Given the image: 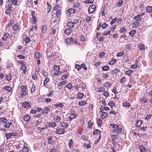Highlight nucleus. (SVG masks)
<instances>
[{
  "mask_svg": "<svg viewBox=\"0 0 152 152\" xmlns=\"http://www.w3.org/2000/svg\"><path fill=\"white\" fill-rule=\"evenodd\" d=\"M105 88L103 87H99L98 88V91L99 92H104L105 90Z\"/></svg>",
  "mask_w": 152,
  "mask_h": 152,
  "instance_id": "nucleus-46",
  "label": "nucleus"
},
{
  "mask_svg": "<svg viewBox=\"0 0 152 152\" xmlns=\"http://www.w3.org/2000/svg\"><path fill=\"white\" fill-rule=\"evenodd\" d=\"M55 106L56 107H63V104L62 103H60L58 104H56Z\"/></svg>",
  "mask_w": 152,
  "mask_h": 152,
  "instance_id": "nucleus-54",
  "label": "nucleus"
},
{
  "mask_svg": "<svg viewBox=\"0 0 152 152\" xmlns=\"http://www.w3.org/2000/svg\"><path fill=\"white\" fill-rule=\"evenodd\" d=\"M4 89L5 90H7L8 91H11L12 89L9 86H5L4 88Z\"/></svg>",
  "mask_w": 152,
  "mask_h": 152,
  "instance_id": "nucleus-48",
  "label": "nucleus"
},
{
  "mask_svg": "<svg viewBox=\"0 0 152 152\" xmlns=\"http://www.w3.org/2000/svg\"><path fill=\"white\" fill-rule=\"evenodd\" d=\"M59 69V67L58 65H54V70L56 71H58Z\"/></svg>",
  "mask_w": 152,
  "mask_h": 152,
  "instance_id": "nucleus-45",
  "label": "nucleus"
},
{
  "mask_svg": "<svg viewBox=\"0 0 152 152\" xmlns=\"http://www.w3.org/2000/svg\"><path fill=\"white\" fill-rule=\"evenodd\" d=\"M20 94L22 98H24L26 94H28L27 87L25 86H22L21 87Z\"/></svg>",
  "mask_w": 152,
  "mask_h": 152,
  "instance_id": "nucleus-1",
  "label": "nucleus"
},
{
  "mask_svg": "<svg viewBox=\"0 0 152 152\" xmlns=\"http://www.w3.org/2000/svg\"><path fill=\"white\" fill-rule=\"evenodd\" d=\"M91 17L87 16L85 20L87 23H89L91 21Z\"/></svg>",
  "mask_w": 152,
  "mask_h": 152,
  "instance_id": "nucleus-39",
  "label": "nucleus"
},
{
  "mask_svg": "<svg viewBox=\"0 0 152 152\" xmlns=\"http://www.w3.org/2000/svg\"><path fill=\"white\" fill-rule=\"evenodd\" d=\"M125 77H123L120 80V82L121 83L123 84L125 83Z\"/></svg>",
  "mask_w": 152,
  "mask_h": 152,
  "instance_id": "nucleus-59",
  "label": "nucleus"
},
{
  "mask_svg": "<svg viewBox=\"0 0 152 152\" xmlns=\"http://www.w3.org/2000/svg\"><path fill=\"white\" fill-rule=\"evenodd\" d=\"M122 106L125 108L129 109V107L131 106V105L129 102H124L123 103Z\"/></svg>",
  "mask_w": 152,
  "mask_h": 152,
  "instance_id": "nucleus-6",
  "label": "nucleus"
},
{
  "mask_svg": "<svg viewBox=\"0 0 152 152\" xmlns=\"http://www.w3.org/2000/svg\"><path fill=\"white\" fill-rule=\"evenodd\" d=\"M30 118V116L28 115H26L24 116L23 119L26 122L29 121Z\"/></svg>",
  "mask_w": 152,
  "mask_h": 152,
  "instance_id": "nucleus-15",
  "label": "nucleus"
},
{
  "mask_svg": "<svg viewBox=\"0 0 152 152\" xmlns=\"http://www.w3.org/2000/svg\"><path fill=\"white\" fill-rule=\"evenodd\" d=\"M142 103H145L147 102V100L146 98H143L141 100V102Z\"/></svg>",
  "mask_w": 152,
  "mask_h": 152,
  "instance_id": "nucleus-53",
  "label": "nucleus"
},
{
  "mask_svg": "<svg viewBox=\"0 0 152 152\" xmlns=\"http://www.w3.org/2000/svg\"><path fill=\"white\" fill-rule=\"evenodd\" d=\"M65 87L70 90L72 88H73V86L71 84L69 83Z\"/></svg>",
  "mask_w": 152,
  "mask_h": 152,
  "instance_id": "nucleus-33",
  "label": "nucleus"
},
{
  "mask_svg": "<svg viewBox=\"0 0 152 152\" xmlns=\"http://www.w3.org/2000/svg\"><path fill=\"white\" fill-rule=\"evenodd\" d=\"M142 121L141 120H138L136 124V126L137 127H140L142 124Z\"/></svg>",
  "mask_w": 152,
  "mask_h": 152,
  "instance_id": "nucleus-20",
  "label": "nucleus"
},
{
  "mask_svg": "<svg viewBox=\"0 0 152 152\" xmlns=\"http://www.w3.org/2000/svg\"><path fill=\"white\" fill-rule=\"evenodd\" d=\"M100 132H101V131H100V130H99L98 129H96V130L95 131H94L93 132V134L94 135L99 134V136H100L99 138L100 139V136L101 135Z\"/></svg>",
  "mask_w": 152,
  "mask_h": 152,
  "instance_id": "nucleus-19",
  "label": "nucleus"
},
{
  "mask_svg": "<svg viewBox=\"0 0 152 152\" xmlns=\"http://www.w3.org/2000/svg\"><path fill=\"white\" fill-rule=\"evenodd\" d=\"M87 104V102L84 101H82L81 102H79V105L80 106H83Z\"/></svg>",
  "mask_w": 152,
  "mask_h": 152,
  "instance_id": "nucleus-29",
  "label": "nucleus"
},
{
  "mask_svg": "<svg viewBox=\"0 0 152 152\" xmlns=\"http://www.w3.org/2000/svg\"><path fill=\"white\" fill-rule=\"evenodd\" d=\"M124 32H126V28L124 27L120 29V32L121 33H122Z\"/></svg>",
  "mask_w": 152,
  "mask_h": 152,
  "instance_id": "nucleus-37",
  "label": "nucleus"
},
{
  "mask_svg": "<svg viewBox=\"0 0 152 152\" xmlns=\"http://www.w3.org/2000/svg\"><path fill=\"white\" fill-rule=\"evenodd\" d=\"M110 126L113 128V129H116L119 126L118 125L115 124H111Z\"/></svg>",
  "mask_w": 152,
  "mask_h": 152,
  "instance_id": "nucleus-41",
  "label": "nucleus"
},
{
  "mask_svg": "<svg viewBox=\"0 0 152 152\" xmlns=\"http://www.w3.org/2000/svg\"><path fill=\"white\" fill-rule=\"evenodd\" d=\"M47 26L45 25H43L42 28V33L45 32L47 29Z\"/></svg>",
  "mask_w": 152,
  "mask_h": 152,
  "instance_id": "nucleus-40",
  "label": "nucleus"
},
{
  "mask_svg": "<svg viewBox=\"0 0 152 152\" xmlns=\"http://www.w3.org/2000/svg\"><path fill=\"white\" fill-rule=\"evenodd\" d=\"M6 79L8 80L9 81L11 79V75L10 74L7 75L6 77Z\"/></svg>",
  "mask_w": 152,
  "mask_h": 152,
  "instance_id": "nucleus-32",
  "label": "nucleus"
},
{
  "mask_svg": "<svg viewBox=\"0 0 152 152\" xmlns=\"http://www.w3.org/2000/svg\"><path fill=\"white\" fill-rule=\"evenodd\" d=\"M116 59H113L110 62L109 64H110L113 65L116 62Z\"/></svg>",
  "mask_w": 152,
  "mask_h": 152,
  "instance_id": "nucleus-63",
  "label": "nucleus"
},
{
  "mask_svg": "<svg viewBox=\"0 0 152 152\" xmlns=\"http://www.w3.org/2000/svg\"><path fill=\"white\" fill-rule=\"evenodd\" d=\"M50 111V109L48 107H45L42 111V113L45 114L47 113Z\"/></svg>",
  "mask_w": 152,
  "mask_h": 152,
  "instance_id": "nucleus-21",
  "label": "nucleus"
},
{
  "mask_svg": "<svg viewBox=\"0 0 152 152\" xmlns=\"http://www.w3.org/2000/svg\"><path fill=\"white\" fill-rule=\"evenodd\" d=\"M96 8V7L94 5H92L90 6L88 9V12L91 14L94 12Z\"/></svg>",
  "mask_w": 152,
  "mask_h": 152,
  "instance_id": "nucleus-4",
  "label": "nucleus"
},
{
  "mask_svg": "<svg viewBox=\"0 0 152 152\" xmlns=\"http://www.w3.org/2000/svg\"><path fill=\"white\" fill-rule=\"evenodd\" d=\"M138 148L140 152H146L147 151L145 147L143 145H140Z\"/></svg>",
  "mask_w": 152,
  "mask_h": 152,
  "instance_id": "nucleus-5",
  "label": "nucleus"
},
{
  "mask_svg": "<svg viewBox=\"0 0 152 152\" xmlns=\"http://www.w3.org/2000/svg\"><path fill=\"white\" fill-rule=\"evenodd\" d=\"M35 57L36 59H38L41 58L42 56L39 53L36 52L35 54Z\"/></svg>",
  "mask_w": 152,
  "mask_h": 152,
  "instance_id": "nucleus-13",
  "label": "nucleus"
},
{
  "mask_svg": "<svg viewBox=\"0 0 152 152\" xmlns=\"http://www.w3.org/2000/svg\"><path fill=\"white\" fill-rule=\"evenodd\" d=\"M22 106L23 107L28 108L30 107V105L28 102H26L22 103Z\"/></svg>",
  "mask_w": 152,
  "mask_h": 152,
  "instance_id": "nucleus-9",
  "label": "nucleus"
},
{
  "mask_svg": "<svg viewBox=\"0 0 152 152\" xmlns=\"http://www.w3.org/2000/svg\"><path fill=\"white\" fill-rule=\"evenodd\" d=\"M111 31L109 30L107 31H105L103 34L104 36H107L108 35H109L110 34Z\"/></svg>",
  "mask_w": 152,
  "mask_h": 152,
  "instance_id": "nucleus-50",
  "label": "nucleus"
},
{
  "mask_svg": "<svg viewBox=\"0 0 152 152\" xmlns=\"http://www.w3.org/2000/svg\"><path fill=\"white\" fill-rule=\"evenodd\" d=\"M98 23H99V26L102 28L103 29H105L106 28L107 26V24L106 23L104 22L103 24H101V22H99V20L98 21Z\"/></svg>",
  "mask_w": 152,
  "mask_h": 152,
  "instance_id": "nucleus-8",
  "label": "nucleus"
},
{
  "mask_svg": "<svg viewBox=\"0 0 152 152\" xmlns=\"http://www.w3.org/2000/svg\"><path fill=\"white\" fill-rule=\"evenodd\" d=\"M53 119L54 121L57 122H59L61 120V118L58 116H56L54 117Z\"/></svg>",
  "mask_w": 152,
  "mask_h": 152,
  "instance_id": "nucleus-22",
  "label": "nucleus"
},
{
  "mask_svg": "<svg viewBox=\"0 0 152 152\" xmlns=\"http://www.w3.org/2000/svg\"><path fill=\"white\" fill-rule=\"evenodd\" d=\"M84 96V94L83 93H79L77 96V98L82 99Z\"/></svg>",
  "mask_w": 152,
  "mask_h": 152,
  "instance_id": "nucleus-31",
  "label": "nucleus"
},
{
  "mask_svg": "<svg viewBox=\"0 0 152 152\" xmlns=\"http://www.w3.org/2000/svg\"><path fill=\"white\" fill-rule=\"evenodd\" d=\"M122 131V129L119 126H118V127L116 129H114L113 130V132H114L115 133L117 134L121 133Z\"/></svg>",
  "mask_w": 152,
  "mask_h": 152,
  "instance_id": "nucleus-7",
  "label": "nucleus"
},
{
  "mask_svg": "<svg viewBox=\"0 0 152 152\" xmlns=\"http://www.w3.org/2000/svg\"><path fill=\"white\" fill-rule=\"evenodd\" d=\"M146 11L149 12H152V7L149 6L147 7L146 8Z\"/></svg>",
  "mask_w": 152,
  "mask_h": 152,
  "instance_id": "nucleus-30",
  "label": "nucleus"
},
{
  "mask_svg": "<svg viewBox=\"0 0 152 152\" xmlns=\"http://www.w3.org/2000/svg\"><path fill=\"white\" fill-rule=\"evenodd\" d=\"M139 24L140 23L138 21H135L133 23V25L134 26V27L135 28L137 27V26H138Z\"/></svg>",
  "mask_w": 152,
  "mask_h": 152,
  "instance_id": "nucleus-35",
  "label": "nucleus"
},
{
  "mask_svg": "<svg viewBox=\"0 0 152 152\" xmlns=\"http://www.w3.org/2000/svg\"><path fill=\"white\" fill-rule=\"evenodd\" d=\"M72 32L70 28H68L66 29L65 30V34L67 35H69Z\"/></svg>",
  "mask_w": 152,
  "mask_h": 152,
  "instance_id": "nucleus-27",
  "label": "nucleus"
},
{
  "mask_svg": "<svg viewBox=\"0 0 152 152\" xmlns=\"http://www.w3.org/2000/svg\"><path fill=\"white\" fill-rule=\"evenodd\" d=\"M136 32V30H132L129 32V35L133 37V35L135 34Z\"/></svg>",
  "mask_w": 152,
  "mask_h": 152,
  "instance_id": "nucleus-28",
  "label": "nucleus"
},
{
  "mask_svg": "<svg viewBox=\"0 0 152 152\" xmlns=\"http://www.w3.org/2000/svg\"><path fill=\"white\" fill-rule=\"evenodd\" d=\"M7 139L8 140L10 138L12 137V134L10 133H6L5 134Z\"/></svg>",
  "mask_w": 152,
  "mask_h": 152,
  "instance_id": "nucleus-34",
  "label": "nucleus"
},
{
  "mask_svg": "<svg viewBox=\"0 0 152 152\" xmlns=\"http://www.w3.org/2000/svg\"><path fill=\"white\" fill-rule=\"evenodd\" d=\"M117 18L116 17L112 19L110 23L111 25H113L116 21Z\"/></svg>",
  "mask_w": 152,
  "mask_h": 152,
  "instance_id": "nucleus-52",
  "label": "nucleus"
},
{
  "mask_svg": "<svg viewBox=\"0 0 152 152\" xmlns=\"http://www.w3.org/2000/svg\"><path fill=\"white\" fill-rule=\"evenodd\" d=\"M28 148L25 146H23V149L21 151V152H28Z\"/></svg>",
  "mask_w": 152,
  "mask_h": 152,
  "instance_id": "nucleus-25",
  "label": "nucleus"
},
{
  "mask_svg": "<svg viewBox=\"0 0 152 152\" xmlns=\"http://www.w3.org/2000/svg\"><path fill=\"white\" fill-rule=\"evenodd\" d=\"M33 18V21L32 23L33 24H34L36 23L37 21L36 18L35 16H33V17H32Z\"/></svg>",
  "mask_w": 152,
  "mask_h": 152,
  "instance_id": "nucleus-55",
  "label": "nucleus"
},
{
  "mask_svg": "<svg viewBox=\"0 0 152 152\" xmlns=\"http://www.w3.org/2000/svg\"><path fill=\"white\" fill-rule=\"evenodd\" d=\"M108 115V113L106 112L102 113L101 114V118L102 119L104 118L107 117Z\"/></svg>",
  "mask_w": 152,
  "mask_h": 152,
  "instance_id": "nucleus-24",
  "label": "nucleus"
},
{
  "mask_svg": "<svg viewBox=\"0 0 152 152\" xmlns=\"http://www.w3.org/2000/svg\"><path fill=\"white\" fill-rule=\"evenodd\" d=\"M65 130L64 128H58L56 129L55 132L56 134H64Z\"/></svg>",
  "mask_w": 152,
  "mask_h": 152,
  "instance_id": "nucleus-3",
  "label": "nucleus"
},
{
  "mask_svg": "<svg viewBox=\"0 0 152 152\" xmlns=\"http://www.w3.org/2000/svg\"><path fill=\"white\" fill-rule=\"evenodd\" d=\"M77 114H70L69 118L70 120H72L73 118H76L77 117Z\"/></svg>",
  "mask_w": 152,
  "mask_h": 152,
  "instance_id": "nucleus-14",
  "label": "nucleus"
},
{
  "mask_svg": "<svg viewBox=\"0 0 152 152\" xmlns=\"http://www.w3.org/2000/svg\"><path fill=\"white\" fill-rule=\"evenodd\" d=\"M67 83L66 80H65L60 82L58 84L57 86H61L65 85Z\"/></svg>",
  "mask_w": 152,
  "mask_h": 152,
  "instance_id": "nucleus-17",
  "label": "nucleus"
},
{
  "mask_svg": "<svg viewBox=\"0 0 152 152\" xmlns=\"http://www.w3.org/2000/svg\"><path fill=\"white\" fill-rule=\"evenodd\" d=\"M109 69V67L107 66H104L102 68V69L104 71H107Z\"/></svg>",
  "mask_w": 152,
  "mask_h": 152,
  "instance_id": "nucleus-38",
  "label": "nucleus"
},
{
  "mask_svg": "<svg viewBox=\"0 0 152 152\" xmlns=\"http://www.w3.org/2000/svg\"><path fill=\"white\" fill-rule=\"evenodd\" d=\"M114 104V103L113 101H110L108 103V105L111 107H113V105Z\"/></svg>",
  "mask_w": 152,
  "mask_h": 152,
  "instance_id": "nucleus-57",
  "label": "nucleus"
},
{
  "mask_svg": "<svg viewBox=\"0 0 152 152\" xmlns=\"http://www.w3.org/2000/svg\"><path fill=\"white\" fill-rule=\"evenodd\" d=\"M56 32H58V28L56 26H54L52 28V34H54Z\"/></svg>",
  "mask_w": 152,
  "mask_h": 152,
  "instance_id": "nucleus-11",
  "label": "nucleus"
},
{
  "mask_svg": "<svg viewBox=\"0 0 152 152\" xmlns=\"http://www.w3.org/2000/svg\"><path fill=\"white\" fill-rule=\"evenodd\" d=\"M73 38H67L66 39V42L68 44H70L71 42L73 41Z\"/></svg>",
  "mask_w": 152,
  "mask_h": 152,
  "instance_id": "nucleus-10",
  "label": "nucleus"
},
{
  "mask_svg": "<svg viewBox=\"0 0 152 152\" xmlns=\"http://www.w3.org/2000/svg\"><path fill=\"white\" fill-rule=\"evenodd\" d=\"M123 2V0H121L119 1L118 3V7H120L121 6L122 3Z\"/></svg>",
  "mask_w": 152,
  "mask_h": 152,
  "instance_id": "nucleus-58",
  "label": "nucleus"
},
{
  "mask_svg": "<svg viewBox=\"0 0 152 152\" xmlns=\"http://www.w3.org/2000/svg\"><path fill=\"white\" fill-rule=\"evenodd\" d=\"M144 15H145V12L135 16L134 18V19L136 20L137 21H141L143 19V18L142 17Z\"/></svg>",
  "mask_w": 152,
  "mask_h": 152,
  "instance_id": "nucleus-2",
  "label": "nucleus"
},
{
  "mask_svg": "<svg viewBox=\"0 0 152 152\" xmlns=\"http://www.w3.org/2000/svg\"><path fill=\"white\" fill-rule=\"evenodd\" d=\"M48 125L49 127H53L56 126V125L55 122H49L48 123Z\"/></svg>",
  "mask_w": 152,
  "mask_h": 152,
  "instance_id": "nucleus-18",
  "label": "nucleus"
},
{
  "mask_svg": "<svg viewBox=\"0 0 152 152\" xmlns=\"http://www.w3.org/2000/svg\"><path fill=\"white\" fill-rule=\"evenodd\" d=\"M124 52L123 51H122L121 52H120L118 53L117 54V56L118 57H120L121 56H122L124 54Z\"/></svg>",
  "mask_w": 152,
  "mask_h": 152,
  "instance_id": "nucleus-44",
  "label": "nucleus"
},
{
  "mask_svg": "<svg viewBox=\"0 0 152 152\" xmlns=\"http://www.w3.org/2000/svg\"><path fill=\"white\" fill-rule=\"evenodd\" d=\"M75 10L74 9H69L68 10V12L70 13H72L75 12Z\"/></svg>",
  "mask_w": 152,
  "mask_h": 152,
  "instance_id": "nucleus-43",
  "label": "nucleus"
},
{
  "mask_svg": "<svg viewBox=\"0 0 152 152\" xmlns=\"http://www.w3.org/2000/svg\"><path fill=\"white\" fill-rule=\"evenodd\" d=\"M68 75L67 74H64L61 77V79L62 80H63L66 78L67 77Z\"/></svg>",
  "mask_w": 152,
  "mask_h": 152,
  "instance_id": "nucleus-64",
  "label": "nucleus"
},
{
  "mask_svg": "<svg viewBox=\"0 0 152 152\" xmlns=\"http://www.w3.org/2000/svg\"><path fill=\"white\" fill-rule=\"evenodd\" d=\"M138 47L139 48V49L140 50H143L145 49V46L144 45L142 44V43H141L140 45H139L138 46Z\"/></svg>",
  "mask_w": 152,
  "mask_h": 152,
  "instance_id": "nucleus-23",
  "label": "nucleus"
},
{
  "mask_svg": "<svg viewBox=\"0 0 152 152\" xmlns=\"http://www.w3.org/2000/svg\"><path fill=\"white\" fill-rule=\"evenodd\" d=\"M9 36V34L7 33H5L2 38L3 40L5 41L7 39Z\"/></svg>",
  "mask_w": 152,
  "mask_h": 152,
  "instance_id": "nucleus-16",
  "label": "nucleus"
},
{
  "mask_svg": "<svg viewBox=\"0 0 152 152\" xmlns=\"http://www.w3.org/2000/svg\"><path fill=\"white\" fill-rule=\"evenodd\" d=\"M47 5L48 6V13L51 10V6L49 4V3L48 2L47 3Z\"/></svg>",
  "mask_w": 152,
  "mask_h": 152,
  "instance_id": "nucleus-47",
  "label": "nucleus"
},
{
  "mask_svg": "<svg viewBox=\"0 0 152 152\" xmlns=\"http://www.w3.org/2000/svg\"><path fill=\"white\" fill-rule=\"evenodd\" d=\"M98 126L99 127L102 124V120L101 119H99L97 120V122Z\"/></svg>",
  "mask_w": 152,
  "mask_h": 152,
  "instance_id": "nucleus-49",
  "label": "nucleus"
},
{
  "mask_svg": "<svg viewBox=\"0 0 152 152\" xmlns=\"http://www.w3.org/2000/svg\"><path fill=\"white\" fill-rule=\"evenodd\" d=\"M67 26L69 28H73L74 27V26L73 25L72 22H69L67 23Z\"/></svg>",
  "mask_w": 152,
  "mask_h": 152,
  "instance_id": "nucleus-26",
  "label": "nucleus"
},
{
  "mask_svg": "<svg viewBox=\"0 0 152 152\" xmlns=\"http://www.w3.org/2000/svg\"><path fill=\"white\" fill-rule=\"evenodd\" d=\"M61 126L62 127H63L64 128H66L67 126H68V124H66L64 123H63L62 124H61Z\"/></svg>",
  "mask_w": 152,
  "mask_h": 152,
  "instance_id": "nucleus-62",
  "label": "nucleus"
},
{
  "mask_svg": "<svg viewBox=\"0 0 152 152\" xmlns=\"http://www.w3.org/2000/svg\"><path fill=\"white\" fill-rule=\"evenodd\" d=\"M7 119L4 118H0V122H3L4 123H6L7 122Z\"/></svg>",
  "mask_w": 152,
  "mask_h": 152,
  "instance_id": "nucleus-36",
  "label": "nucleus"
},
{
  "mask_svg": "<svg viewBox=\"0 0 152 152\" xmlns=\"http://www.w3.org/2000/svg\"><path fill=\"white\" fill-rule=\"evenodd\" d=\"M79 3H77L74 4L73 7L75 8H77L79 7Z\"/></svg>",
  "mask_w": 152,
  "mask_h": 152,
  "instance_id": "nucleus-61",
  "label": "nucleus"
},
{
  "mask_svg": "<svg viewBox=\"0 0 152 152\" xmlns=\"http://www.w3.org/2000/svg\"><path fill=\"white\" fill-rule=\"evenodd\" d=\"M104 86L105 87H110L111 86V84L109 82H107L104 83Z\"/></svg>",
  "mask_w": 152,
  "mask_h": 152,
  "instance_id": "nucleus-60",
  "label": "nucleus"
},
{
  "mask_svg": "<svg viewBox=\"0 0 152 152\" xmlns=\"http://www.w3.org/2000/svg\"><path fill=\"white\" fill-rule=\"evenodd\" d=\"M134 72V71L133 70H131L130 69H129L126 71V74L128 75L129 76H130L132 75L133 74Z\"/></svg>",
  "mask_w": 152,
  "mask_h": 152,
  "instance_id": "nucleus-12",
  "label": "nucleus"
},
{
  "mask_svg": "<svg viewBox=\"0 0 152 152\" xmlns=\"http://www.w3.org/2000/svg\"><path fill=\"white\" fill-rule=\"evenodd\" d=\"M13 29L14 30H17L18 29V25L15 24L13 26Z\"/></svg>",
  "mask_w": 152,
  "mask_h": 152,
  "instance_id": "nucleus-51",
  "label": "nucleus"
},
{
  "mask_svg": "<svg viewBox=\"0 0 152 152\" xmlns=\"http://www.w3.org/2000/svg\"><path fill=\"white\" fill-rule=\"evenodd\" d=\"M125 48L127 49H130L132 48L131 45L130 43L127 44L125 46Z\"/></svg>",
  "mask_w": 152,
  "mask_h": 152,
  "instance_id": "nucleus-42",
  "label": "nucleus"
},
{
  "mask_svg": "<svg viewBox=\"0 0 152 152\" xmlns=\"http://www.w3.org/2000/svg\"><path fill=\"white\" fill-rule=\"evenodd\" d=\"M104 92V93H103V95L106 97V98H107V97L109 96L110 94L109 93L106 91H105Z\"/></svg>",
  "mask_w": 152,
  "mask_h": 152,
  "instance_id": "nucleus-56",
  "label": "nucleus"
}]
</instances>
